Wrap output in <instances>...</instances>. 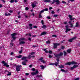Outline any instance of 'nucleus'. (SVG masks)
<instances>
[{
	"label": "nucleus",
	"mask_w": 80,
	"mask_h": 80,
	"mask_svg": "<svg viewBox=\"0 0 80 80\" xmlns=\"http://www.w3.org/2000/svg\"><path fill=\"white\" fill-rule=\"evenodd\" d=\"M77 62L74 61L67 62L66 63V65H77Z\"/></svg>",
	"instance_id": "nucleus-1"
},
{
	"label": "nucleus",
	"mask_w": 80,
	"mask_h": 80,
	"mask_svg": "<svg viewBox=\"0 0 80 80\" xmlns=\"http://www.w3.org/2000/svg\"><path fill=\"white\" fill-rule=\"evenodd\" d=\"M22 67V65H18L16 67V70L17 72L20 71V68Z\"/></svg>",
	"instance_id": "nucleus-2"
},
{
	"label": "nucleus",
	"mask_w": 80,
	"mask_h": 80,
	"mask_svg": "<svg viewBox=\"0 0 80 80\" xmlns=\"http://www.w3.org/2000/svg\"><path fill=\"white\" fill-rule=\"evenodd\" d=\"M53 48H57V46H58L60 45V43H53Z\"/></svg>",
	"instance_id": "nucleus-3"
},
{
	"label": "nucleus",
	"mask_w": 80,
	"mask_h": 80,
	"mask_svg": "<svg viewBox=\"0 0 80 80\" xmlns=\"http://www.w3.org/2000/svg\"><path fill=\"white\" fill-rule=\"evenodd\" d=\"M1 63L4 66H5L7 67H9V65H8V63L2 61L1 62Z\"/></svg>",
	"instance_id": "nucleus-4"
},
{
	"label": "nucleus",
	"mask_w": 80,
	"mask_h": 80,
	"mask_svg": "<svg viewBox=\"0 0 80 80\" xmlns=\"http://www.w3.org/2000/svg\"><path fill=\"white\" fill-rule=\"evenodd\" d=\"M43 50L44 51H45V53H49L50 54H52V51H48L47 50V49H43Z\"/></svg>",
	"instance_id": "nucleus-5"
},
{
	"label": "nucleus",
	"mask_w": 80,
	"mask_h": 80,
	"mask_svg": "<svg viewBox=\"0 0 80 80\" xmlns=\"http://www.w3.org/2000/svg\"><path fill=\"white\" fill-rule=\"evenodd\" d=\"M65 27L66 28V31H65L66 33H67L69 31H70V30H71V29H68V28L69 27L68 25H67L65 26Z\"/></svg>",
	"instance_id": "nucleus-6"
},
{
	"label": "nucleus",
	"mask_w": 80,
	"mask_h": 80,
	"mask_svg": "<svg viewBox=\"0 0 80 80\" xmlns=\"http://www.w3.org/2000/svg\"><path fill=\"white\" fill-rule=\"evenodd\" d=\"M16 34H17V33H14L11 34V35H12V38L13 39V40H15V39H16V38H16L14 36H15V35H16Z\"/></svg>",
	"instance_id": "nucleus-7"
},
{
	"label": "nucleus",
	"mask_w": 80,
	"mask_h": 80,
	"mask_svg": "<svg viewBox=\"0 0 80 80\" xmlns=\"http://www.w3.org/2000/svg\"><path fill=\"white\" fill-rule=\"evenodd\" d=\"M38 70L36 71V72H31V74L32 75H37V74H38Z\"/></svg>",
	"instance_id": "nucleus-8"
},
{
	"label": "nucleus",
	"mask_w": 80,
	"mask_h": 80,
	"mask_svg": "<svg viewBox=\"0 0 80 80\" xmlns=\"http://www.w3.org/2000/svg\"><path fill=\"white\" fill-rule=\"evenodd\" d=\"M36 4H37L36 2H33L31 4L32 8H33L35 7H36Z\"/></svg>",
	"instance_id": "nucleus-9"
},
{
	"label": "nucleus",
	"mask_w": 80,
	"mask_h": 80,
	"mask_svg": "<svg viewBox=\"0 0 80 80\" xmlns=\"http://www.w3.org/2000/svg\"><path fill=\"white\" fill-rule=\"evenodd\" d=\"M80 27V25L79 24L78 22H76V25L74 27H77L78 28H79Z\"/></svg>",
	"instance_id": "nucleus-10"
},
{
	"label": "nucleus",
	"mask_w": 80,
	"mask_h": 80,
	"mask_svg": "<svg viewBox=\"0 0 80 80\" xmlns=\"http://www.w3.org/2000/svg\"><path fill=\"white\" fill-rule=\"evenodd\" d=\"M27 58H28L24 57L22 58V60H25V62H27L28 61L26 59Z\"/></svg>",
	"instance_id": "nucleus-11"
},
{
	"label": "nucleus",
	"mask_w": 80,
	"mask_h": 80,
	"mask_svg": "<svg viewBox=\"0 0 80 80\" xmlns=\"http://www.w3.org/2000/svg\"><path fill=\"white\" fill-rule=\"evenodd\" d=\"M68 17L70 18V20H75V18H72V16L69 15H68Z\"/></svg>",
	"instance_id": "nucleus-12"
},
{
	"label": "nucleus",
	"mask_w": 80,
	"mask_h": 80,
	"mask_svg": "<svg viewBox=\"0 0 80 80\" xmlns=\"http://www.w3.org/2000/svg\"><path fill=\"white\" fill-rule=\"evenodd\" d=\"M54 55L55 57L57 58H60V55H59V54H54Z\"/></svg>",
	"instance_id": "nucleus-13"
},
{
	"label": "nucleus",
	"mask_w": 80,
	"mask_h": 80,
	"mask_svg": "<svg viewBox=\"0 0 80 80\" xmlns=\"http://www.w3.org/2000/svg\"><path fill=\"white\" fill-rule=\"evenodd\" d=\"M44 2H46V3H50L51 2V0H45L44 1Z\"/></svg>",
	"instance_id": "nucleus-14"
},
{
	"label": "nucleus",
	"mask_w": 80,
	"mask_h": 80,
	"mask_svg": "<svg viewBox=\"0 0 80 80\" xmlns=\"http://www.w3.org/2000/svg\"><path fill=\"white\" fill-rule=\"evenodd\" d=\"M41 68L42 69H44V68L46 67V66H43V65H41L40 66Z\"/></svg>",
	"instance_id": "nucleus-15"
},
{
	"label": "nucleus",
	"mask_w": 80,
	"mask_h": 80,
	"mask_svg": "<svg viewBox=\"0 0 80 80\" xmlns=\"http://www.w3.org/2000/svg\"><path fill=\"white\" fill-rule=\"evenodd\" d=\"M56 3L57 5L60 4V1L58 0H56Z\"/></svg>",
	"instance_id": "nucleus-16"
},
{
	"label": "nucleus",
	"mask_w": 80,
	"mask_h": 80,
	"mask_svg": "<svg viewBox=\"0 0 80 80\" xmlns=\"http://www.w3.org/2000/svg\"><path fill=\"white\" fill-rule=\"evenodd\" d=\"M47 34V32H44L42 33H41V35H46Z\"/></svg>",
	"instance_id": "nucleus-17"
},
{
	"label": "nucleus",
	"mask_w": 80,
	"mask_h": 80,
	"mask_svg": "<svg viewBox=\"0 0 80 80\" xmlns=\"http://www.w3.org/2000/svg\"><path fill=\"white\" fill-rule=\"evenodd\" d=\"M22 65H27V64H26V62H25V61H24L22 62Z\"/></svg>",
	"instance_id": "nucleus-18"
},
{
	"label": "nucleus",
	"mask_w": 80,
	"mask_h": 80,
	"mask_svg": "<svg viewBox=\"0 0 80 80\" xmlns=\"http://www.w3.org/2000/svg\"><path fill=\"white\" fill-rule=\"evenodd\" d=\"M59 63V62H56L55 63H54V65H55L56 66H58V64Z\"/></svg>",
	"instance_id": "nucleus-19"
},
{
	"label": "nucleus",
	"mask_w": 80,
	"mask_h": 80,
	"mask_svg": "<svg viewBox=\"0 0 80 80\" xmlns=\"http://www.w3.org/2000/svg\"><path fill=\"white\" fill-rule=\"evenodd\" d=\"M42 28H43L44 29H45L46 28H47V26L45 25H43L42 27Z\"/></svg>",
	"instance_id": "nucleus-20"
},
{
	"label": "nucleus",
	"mask_w": 80,
	"mask_h": 80,
	"mask_svg": "<svg viewBox=\"0 0 80 80\" xmlns=\"http://www.w3.org/2000/svg\"><path fill=\"white\" fill-rule=\"evenodd\" d=\"M67 52H68V53H71V49H68V50H67Z\"/></svg>",
	"instance_id": "nucleus-21"
},
{
	"label": "nucleus",
	"mask_w": 80,
	"mask_h": 80,
	"mask_svg": "<svg viewBox=\"0 0 80 80\" xmlns=\"http://www.w3.org/2000/svg\"><path fill=\"white\" fill-rule=\"evenodd\" d=\"M25 40V38H21L19 39V41H23Z\"/></svg>",
	"instance_id": "nucleus-22"
},
{
	"label": "nucleus",
	"mask_w": 80,
	"mask_h": 80,
	"mask_svg": "<svg viewBox=\"0 0 80 80\" xmlns=\"http://www.w3.org/2000/svg\"><path fill=\"white\" fill-rule=\"evenodd\" d=\"M37 77H40V78L42 77V75H38L37 76Z\"/></svg>",
	"instance_id": "nucleus-23"
},
{
	"label": "nucleus",
	"mask_w": 80,
	"mask_h": 80,
	"mask_svg": "<svg viewBox=\"0 0 80 80\" xmlns=\"http://www.w3.org/2000/svg\"><path fill=\"white\" fill-rule=\"evenodd\" d=\"M63 52H61L59 54L60 57H61L62 56V55H63Z\"/></svg>",
	"instance_id": "nucleus-24"
},
{
	"label": "nucleus",
	"mask_w": 80,
	"mask_h": 80,
	"mask_svg": "<svg viewBox=\"0 0 80 80\" xmlns=\"http://www.w3.org/2000/svg\"><path fill=\"white\" fill-rule=\"evenodd\" d=\"M56 2V0H53L52 1V2L51 4H53L55 3Z\"/></svg>",
	"instance_id": "nucleus-25"
},
{
	"label": "nucleus",
	"mask_w": 80,
	"mask_h": 80,
	"mask_svg": "<svg viewBox=\"0 0 80 80\" xmlns=\"http://www.w3.org/2000/svg\"><path fill=\"white\" fill-rule=\"evenodd\" d=\"M63 53H64V57H65V55H67V52H65V51H64Z\"/></svg>",
	"instance_id": "nucleus-26"
},
{
	"label": "nucleus",
	"mask_w": 80,
	"mask_h": 80,
	"mask_svg": "<svg viewBox=\"0 0 80 80\" xmlns=\"http://www.w3.org/2000/svg\"><path fill=\"white\" fill-rule=\"evenodd\" d=\"M61 71L62 72H65L66 73V72H67V71H65V70L63 69H62L61 70Z\"/></svg>",
	"instance_id": "nucleus-27"
},
{
	"label": "nucleus",
	"mask_w": 80,
	"mask_h": 80,
	"mask_svg": "<svg viewBox=\"0 0 80 80\" xmlns=\"http://www.w3.org/2000/svg\"><path fill=\"white\" fill-rule=\"evenodd\" d=\"M78 67V66L77 65H74L73 66L74 68H77V67Z\"/></svg>",
	"instance_id": "nucleus-28"
},
{
	"label": "nucleus",
	"mask_w": 80,
	"mask_h": 80,
	"mask_svg": "<svg viewBox=\"0 0 80 80\" xmlns=\"http://www.w3.org/2000/svg\"><path fill=\"white\" fill-rule=\"evenodd\" d=\"M25 42L24 41H21V42L19 43L20 44H24Z\"/></svg>",
	"instance_id": "nucleus-29"
},
{
	"label": "nucleus",
	"mask_w": 80,
	"mask_h": 80,
	"mask_svg": "<svg viewBox=\"0 0 80 80\" xmlns=\"http://www.w3.org/2000/svg\"><path fill=\"white\" fill-rule=\"evenodd\" d=\"M68 41H69V42H73V40L72 39V38L70 39H69L68 40Z\"/></svg>",
	"instance_id": "nucleus-30"
},
{
	"label": "nucleus",
	"mask_w": 80,
	"mask_h": 80,
	"mask_svg": "<svg viewBox=\"0 0 80 80\" xmlns=\"http://www.w3.org/2000/svg\"><path fill=\"white\" fill-rule=\"evenodd\" d=\"M43 58H40L39 59V60H40V61H41V62H42V61H43Z\"/></svg>",
	"instance_id": "nucleus-31"
},
{
	"label": "nucleus",
	"mask_w": 80,
	"mask_h": 80,
	"mask_svg": "<svg viewBox=\"0 0 80 80\" xmlns=\"http://www.w3.org/2000/svg\"><path fill=\"white\" fill-rule=\"evenodd\" d=\"M32 58V56H31V55H29L28 57V59H30V58Z\"/></svg>",
	"instance_id": "nucleus-32"
},
{
	"label": "nucleus",
	"mask_w": 80,
	"mask_h": 80,
	"mask_svg": "<svg viewBox=\"0 0 80 80\" xmlns=\"http://www.w3.org/2000/svg\"><path fill=\"white\" fill-rule=\"evenodd\" d=\"M73 24H74V23H71L70 24V27H71V28H72L73 27Z\"/></svg>",
	"instance_id": "nucleus-33"
},
{
	"label": "nucleus",
	"mask_w": 80,
	"mask_h": 80,
	"mask_svg": "<svg viewBox=\"0 0 80 80\" xmlns=\"http://www.w3.org/2000/svg\"><path fill=\"white\" fill-rule=\"evenodd\" d=\"M77 38V37H73L72 38V39L73 40H75Z\"/></svg>",
	"instance_id": "nucleus-34"
},
{
	"label": "nucleus",
	"mask_w": 80,
	"mask_h": 80,
	"mask_svg": "<svg viewBox=\"0 0 80 80\" xmlns=\"http://www.w3.org/2000/svg\"><path fill=\"white\" fill-rule=\"evenodd\" d=\"M22 57V56L19 55V56H17V57L18 58H21Z\"/></svg>",
	"instance_id": "nucleus-35"
},
{
	"label": "nucleus",
	"mask_w": 80,
	"mask_h": 80,
	"mask_svg": "<svg viewBox=\"0 0 80 80\" xmlns=\"http://www.w3.org/2000/svg\"><path fill=\"white\" fill-rule=\"evenodd\" d=\"M44 11H45V10H44V9L41 11L40 12V14H41L42 13H43V12H44Z\"/></svg>",
	"instance_id": "nucleus-36"
},
{
	"label": "nucleus",
	"mask_w": 80,
	"mask_h": 80,
	"mask_svg": "<svg viewBox=\"0 0 80 80\" xmlns=\"http://www.w3.org/2000/svg\"><path fill=\"white\" fill-rule=\"evenodd\" d=\"M9 2L11 3H13L14 2V0H9Z\"/></svg>",
	"instance_id": "nucleus-37"
},
{
	"label": "nucleus",
	"mask_w": 80,
	"mask_h": 80,
	"mask_svg": "<svg viewBox=\"0 0 80 80\" xmlns=\"http://www.w3.org/2000/svg\"><path fill=\"white\" fill-rule=\"evenodd\" d=\"M22 52H23V49H21V50L19 52V53H22Z\"/></svg>",
	"instance_id": "nucleus-38"
},
{
	"label": "nucleus",
	"mask_w": 80,
	"mask_h": 80,
	"mask_svg": "<svg viewBox=\"0 0 80 80\" xmlns=\"http://www.w3.org/2000/svg\"><path fill=\"white\" fill-rule=\"evenodd\" d=\"M39 18H42V14H40L39 15Z\"/></svg>",
	"instance_id": "nucleus-39"
},
{
	"label": "nucleus",
	"mask_w": 80,
	"mask_h": 80,
	"mask_svg": "<svg viewBox=\"0 0 80 80\" xmlns=\"http://www.w3.org/2000/svg\"><path fill=\"white\" fill-rule=\"evenodd\" d=\"M41 62L42 63H46V62L44 60H42V61Z\"/></svg>",
	"instance_id": "nucleus-40"
},
{
	"label": "nucleus",
	"mask_w": 80,
	"mask_h": 80,
	"mask_svg": "<svg viewBox=\"0 0 80 80\" xmlns=\"http://www.w3.org/2000/svg\"><path fill=\"white\" fill-rule=\"evenodd\" d=\"M54 17H58V15L57 14H54L53 15Z\"/></svg>",
	"instance_id": "nucleus-41"
},
{
	"label": "nucleus",
	"mask_w": 80,
	"mask_h": 80,
	"mask_svg": "<svg viewBox=\"0 0 80 80\" xmlns=\"http://www.w3.org/2000/svg\"><path fill=\"white\" fill-rule=\"evenodd\" d=\"M41 23H42V25H44V22H43V20H42L41 21Z\"/></svg>",
	"instance_id": "nucleus-42"
},
{
	"label": "nucleus",
	"mask_w": 80,
	"mask_h": 80,
	"mask_svg": "<svg viewBox=\"0 0 80 80\" xmlns=\"http://www.w3.org/2000/svg\"><path fill=\"white\" fill-rule=\"evenodd\" d=\"M9 12L10 13H12V12H13V10H9Z\"/></svg>",
	"instance_id": "nucleus-43"
},
{
	"label": "nucleus",
	"mask_w": 80,
	"mask_h": 80,
	"mask_svg": "<svg viewBox=\"0 0 80 80\" xmlns=\"http://www.w3.org/2000/svg\"><path fill=\"white\" fill-rule=\"evenodd\" d=\"M8 72L9 73L7 75H8V76L9 75H11V73L9 72L8 71Z\"/></svg>",
	"instance_id": "nucleus-44"
},
{
	"label": "nucleus",
	"mask_w": 80,
	"mask_h": 80,
	"mask_svg": "<svg viewBox=\"0 0 80 80\" xmlns=\"http://www.w3.org/2000/svg\"><path fill=\"white\" fill-rule=\"evenodd\" d=\"M52 36L53 37H57V35H52Z\"/></svg>",
	"instance_id": "nucleus-45"
},
{
	"label": "nucleus",
	"mask_w": 80,
	"mask_h": 80,
	"mask_svg": "<svg viewBox=\"0 0 80 80\" xmlns=\"http://www.w3.org/2000/svg\"><path fill=\"white\" fill-rule=\"evenodd\" d=\"M50 43V41L48 40L46 42L47 43Z\"/></svg>",
	"instance_id": "nucleus-46"
},
{
	"label": "nucleus",
	"mask_w": 80,
	"mask_h": 80,
	"mask_svg": "<svg viewBox=\"0 0 80 80\" xmlns=\"http://www.w3.org/2000/svg\"><path fill=\"white\" fill-rule=\"evenodd\" d=\"M59 68H63V66L61 65L59 66Z\"/></svg>",
	"instance_id": "nucleus-47"
},
{
	"label": "nucleus",
	"mask_w": 80,
	"mask_h": 80,
	"mask_svg": "<svg viewBox=\"0 0 80 80\" xmlns=\"http://www.w3.org/2000/svg\"><path fill=\"white\" fill-rule=\"evenodd\" d=\"M51 13L52 14H54V13H55V12L54 11H52L51 12Z\"/></svg>",
	"instance_id": "nucleus-48"
},
{
	"label": "nucleus",
	"mask_w": 80,
	"mask_h": 80,
	"mask_svg": "<svg viewBox=\"0 0 80 80\" xmlns=\"http://www.w3.org/2000/svg\"><path fill=\"white\" fill-rule=\"evenodd\" d=\"M62 3H64V4H66V3H67V2H66L64 1H62Z\"/></svg>",
	"instance_id": "nucleus-49"
},
{
	"label": "nucleus",
	"mask_w": 80,
	"mask_h": 80,
	"mask_svg": "<svg viewBox=\"0 0 80 80\" xmlns=\"http://www.w3.org/2000/svg\"><path fill=\"white\" fill-rule=\"evenodd\" d=\"M74 69V68L73 67H73H71V70H73Z\"/></svg>",
	"instance_id": "nucleus-50"
},
{
	"label": "nucleus",
	"mask_w": 80,
	"mask_h": 80,
	"mask_svg": "<svg viewBox=\"0 0 80 80\" xmlns=\"http://www.w3.org/2000/svg\"><path fill=\"white\" fill-rule=\"evenodd\" d=\"M44 11H45H45H48V8H45V9H44Z\"/></svg>",
	"instance_id": "nucleus-51"
},
{
	"label": "nucleus",
	"mask_w": 80,
	"mask_h": 80,
	"mask_svg": "<svg viewBox=\"0 0 80 80\" xmlns=\"http://www.w3.org/2000/svg\"><path fill=\"white\" fill-rule=\"evenodd\" d=\"M31 55H34V54H35V52H31Z\"/></svg>",
	"instance_id": "nucleus-52"
},
{
	"label": "nucleus",
	"mask_w": 80,
	"mask_h": 80,
	"mask_svg": "<svg viewBox=\"0 0 80 80\" xmlns=\"http://www.w3.org/2000/svg\"><path fill=\"white\" fill-rule=\"evenodd\" d=\"M47 18H48V19H50V18H51L50 16L47 17Z\"/></svg>",
	"instance_id": "nucleus-53"
},
{
	"label": "nucleus",
	"mask_w": 80,
	"mask_h": 80,
	"mask_svg": "<svg viewBox=\"0 0 80 80\" xmlns=\"http://www.w3.org/2000/svg\"><path fill=\"white\" fill-rule=\"evenodd\" d=\"M74 80H79V78H77L76 79H74Z\"/></svg>",
	"instance_id": "nucleus-54"
},
{
	"label": "nucleus",
	"mask_w": 80,
	"mask_h": 80,
	"mask_svg": "<svg viewBox=\"0 0 80 80\" xmlns=\"http://www.w3.org/2000/svg\"><path fill=\"white\" fill-rule=\"evenodd\" d=\"M53 8L52 7H50L49 8V10H52V9Z\"/></svg>",
	"instance_id": "nucleus-55"
},
{
	"label": "nucleus",
	"mask_w": 80,
	"mask_h": 80,
	"mask_svg": "<svg viewBox=\"0 0 80 80\" xmlns=\"http://www.w3.org/2000/svg\"><path fill=\"white\" fill-rule=\"evenodd\" d=\"M1 1H2L3 3H5V1L4 0H1Z\"/></svg>",
	"instance_id": "nucleus-56"
},
{
	"label": "nucleus",
	"mask_w": 80,
	"mask_h": 80,
	"mask_svg": "<svg viewBox=\"0 0 80 80\" xmlns=\"http://www.w3.org/2000/svg\"><path fill=\"white\" fill-rule=\"evenodd\" d=\"M29 27H32V24H29Z\"/></svg>",
	"instance_id": "nucleus-57"
},
{
	"label": "nucleus",
	"mask_w": 80,
	"mask_h": 80,
	"mask_svg": "<svg viewBox=\"0 0 80 80\" xmlns=\"http://www.w3.org/2000/svg\"><path fill=\"white\" fill-rule=\"evenodd\" d=\"M26 10H28V7H26L25 8Z\"/></svg>",
	"instance_id": "nucleus-58"
},
{
	"label": "nucleus",
	"mask_w": 80,
	"mask_h": 80,
	"mask_svg": "<svg viewBox=\"0 0 80 80\" xmlns=\"http://www.w3.org/2000/svg\"><path fill=\"white\" fill-rule=\"evenodd\" d=\"M28 40H29V41H31L32 40L31 39V38H28Z\"/></svg>",
	"instance_id": "nucleus-59"
},
{
	"label": "nucleus",
	"mask_w": 80,
	"mask_h": 80,
	"mask_svg": "<svg viewBox=\"0 0 80 80\" xmlns=\"http://www.w3.org/2000/svg\"><path fill=\"white\" fill-rule=\"evenodd\" d=\"M49 58H52V56L51 55H49Z\"/></svg>",
	"instance_id": "nucleus-60"
},
{
	"label": "nucleus",
	"mask_w": 80,
	"mask_h": 80,
	"mask_svg": "<svg viewBox=\"0 0 80 80\" xmlns=\"http://www.w3.org/2000/svg\"><path fill=\"white\" fill-rule=\"evenodd\" d=\"M25 75H26L27 76L28 75H29V73H26Z\"/></svg>",
	"instance_id": "nucleus-61"
},
{
	"label": "nucleus",
	"mask_w": 80,
	"mask_h": 80,
	"mask_svg": "<svg viewBox=\"0 0 80 80\" xmlns=\"http://www.w3.org/2000/svg\"><path fill=\"white\" fill-rule=\"evenodd\" d=\"M5 16H8V14L7 13H5Z\"/></svg>",
	"instance_id": "nucleus-62"
},
{
	"label": "nucleus",
	"mask_w": 80,
	"mask_h": 80,
	"mask_svg": "<svg viewBox=\"0 0 80 80\" xmlns=\"http://www.w3.org/2000/svg\"><path fill=\"white\" fill-rule=\"evenodd\" d=\"M67 22H64V24H65V25H66L67 24Z\"/></svg>",
	"instance_id": "nucleus-63"
},
{
	"label": "nucleus",
	"mask_w": 80,
	"mask_h": 80,
	"mask_svg": "<svg viewBox=\"0 0 80 80\" xmlns=\"http://www.w3.org/2000/svg\"><path fill=\"white\" fill-rule=\"evenodd\" d=\"M54 65V63H51L49 64L50 65Z\"/></svg>",
	"instance_id": "nucleus-64"
}]
</instances>
